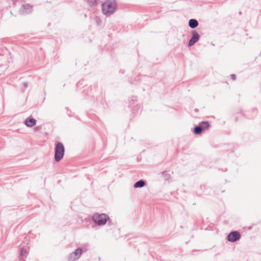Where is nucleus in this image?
Segmentation results:
<instances>
[{
  "mask_svg": "<svg viewBox=\"0 0 261 261\" xmlns=\"http://www.w3.org/2000/svg\"><path fill=\"white\" fill-rule=\"evenodd\" d=\"M83 252V249L77 248L74 251L70 253L68 257V261H75L78 259Z\"/></svg>",
  "mask_w": 261,
  "mask_h": 261,
  "instance_id": "39448f33",
  "label": "nucleus"
},
{
  "mask_svg": "<svg viewBox=\"0 0 261 261\" xmlns=\"http://www.w3.org/2000/svg\"><path fill=\"white\" fill-rule=\"evenodd\" d=\"M162 175L164 178V179L166 180H169L170 178V175L166 172H163L162 173Z\"/></svg>",
  "mask_w": 261,
  "mask_h": 261,
  "instance_id": "dca6fc26",
  "label": "nucleus"
},
{
  "mask_svg": "<svg viewBox=\"0 0 261 261\" xmlns=\"http://www.w3.org/2000/svg\"><path fill=\"white\" fill-rule=\"evenodd\" d=\"M99 19L97 20V22H99Z\"/></svg>",
  "mask_w": 261,
  "mask_h": 261,
  "instance_id": "4be33fe9",
  "label": "nucleus"
},
{
  "mask_svg": "<svg viewBox=\"0 0 261 261\" xmlns=\"http://www.w3.org/2000/svg\"><path fill=\"white\" fill-rule=\"evenodd\" d=\"M39 126L36 127L35 128V130H38V129H39Z\"/></svg>",
  "mask_w": 261,
  "mask_h": 261,
  "instance_id": "aec40b11",
  "label": "nucleus"
},
{
  "mask_svg": "<svg viewBox=\"0 0 261 261\" xmlns=\"http://www.w3.org/2000/svg\"><path fill=\"white\" fill-rule=\"evenodd\" d=\"M88 246H89V244L88 243L84 244L83 246V249H82L83 251L86 252L88 249Z\"/></svg>",
  "mask_w": 261,
  "mask_h": 261,
  "instance_id": "f3484780",
  "label": "nucleus"
},
{
  "mask_svg": "<svg viewBox=\"0 0 261 261\" xmlns=\"http://www.w3.org/2000/svg\"><path fill=\"white\" fill-rule=\"evenodd\" d=\"M109 219V216L105 214H99L95 213L92 217L93 221L98 225L105 224Z\"/></svg>",
  "mask_w": 261,
  "mask_h": 261,
  "instance_id": "7ed1b4c3",
  "label": "nucleus"
},
{
  "mask_svg": "<svg viewBox=\"0 0 261 261\" xmlns=\"http://www.w3.org/2000/svg\"><path fill=\"white\" fill-rule=\"evenodd\" d=\"M129 103L130 105H133L135 104V103L137 101V97L135 96H132L129 99Z\"/></svg>",
  "mask_w": 261,
  "mask_h": 261,
  "instance_id": "4468645a",
  "label": "nucleus"
},
{
  "mask_svg": "<svg viewBox=\"0 0 261 261\" xmlns=\"http://www.w3.org/2000/svg\"><path fill=\"white\" fill-rule=\"evenodd\" d=\"M23 86H24V87H25V88H26V87H28V83H27V82H24V83L23 84Z\"/></svg>",
  "mask_w": 261,
  "mask_h": 261,
  "instance_id": "6ab92c4d",
  "label": "nucleus"
},
{
  "mask_svg": "<svg viewBox=\"0 0 261 261\" xmlns=\"http://www.w3.org/2000/svg\"><path fill=\"white\" fill-rule=\"evenodd\" d=\"M28 248H24V247H21V249H20V256L21 257L23 256L27 253V251H28Z\"/></svg>",
  "mask_w": 261,
  "mask_h": 261,
  "instance_id": "2eb2a0df",
  "label": "nucleus"
},
{
  "mask_svg": "<svg viewBox=\"0 0 261 261\" xmlns=\"http://www.w3.org/2000/svg\"><path fill=\"white\" fill-rule=\"evenodd\" d=\"M75 119H77V120H80V119L79 118V117L76 116V117H75Z\"/></svg>",
  "mask_w": 261,
  "mask_h": 261,
  "instance_id": "412c9836",
  "label": "nucleus"
},
{
  "mask_svg": "<svg viewBox=\"0 0 261 261\" xmlns=\"http://www.w3.org/2000/svg\"><path fill=\"white\" fill-rule=\"evenodd\" d=\"M241 234L238 231H231L227 236V240L230 242H235L240 240Z\"/></svg>",
  "mask_w": 261,
  "mask_h": 261,
  "instance_id": "20e7f679",
  "label": "nucleus"
},
{
  "mask_svg": "<svg viewBox=\"0 0 261 261\" xmlns=\"http://www.w3.org/2000/svg\"><path fill=\"white\" fill-rule=\"evenodd\" d=\"M65 148L63 143L61 142H58L55 147V160L58 162L61 161L64 155Z\"/></svg>",
  "mask_w": 261,
  "mask_h": 261,
  "instance_id": "f03ea898",
  "label": "nucleus"
},
{
  "mask_svg": "<svg viewBox=\"0 0 261 261\" xmlns=\"http://www.w3.org/2000/svg\"><path fill=\"white\" fill-rule=\"evenodd\" d=\"M36 123V120L31 115L27 118L24 121V124L29 127H33Z\"/></svg>",
  "mask_w": 261,
  "mask_h": 261,
  "instance_id": "6e6552de",
  "label": "nucleus"
},
{
  "mask_svg": "<svg viewBox=\"0 0 261 261\" xmlns=\"http://www.w3.org/2000/svg\"><path fill=\"white\" fill-rule=\"evenodd\" d=\"M193 132L195 135H199L202 133V132H203V130H202V127H201L200 125H199V124H198L197 125H196L194 127Z\"/></svg>",
  "mask_w": 261,
  "mask_h": 261,
  "instance_id": "9d476101",
  "label": "nucleus"
},
{
  "mask_svg": "<svg viewBox=\"0 0 261 261\" xmlns=\"http://www.w3.org/2000/svg\"><path fill=\"white\" fill-rule=\"evenodd\" d=\"M145 186V182L142 179H140L138 181L136 182L134 185V187L135 188H142Z\"/></svg>",
  "mask_w": 261,
  "mask_h": 261,
  "instance_id": "9b49d317",
  "label": "nucleus"
},
{
  "mask_svg": "<svg viewBox=\"0 0 261 261\" xmlns=\"http://www.w3.org/2000/svg\"><path fill=\"white\" fill-rule=\"evenodd\" d=\"M198 124L202 127L203 131L208 129L210 126L209 122L207 121H202Z\"/></svg>",
  "mask_w": 261,
  "mask_h": 261,
  "instance_id": "f8f14e48",
  "label": "nucleus"
},
{
  "mask_svg": "<svg viewBox=\"0 0 261 261\" xmlns=\"http://www.w3.org/2000/svg\"><path fill=\"white\" fill-rule=\"evenodd\" d=\"M87 2L90 6H96L99 4V0H87Z\"/></svg>",
  "mask_w": 261,
  "mask_h": 261,
  "instance_id": "ddd939ff",
  "label": "nucleus"
},
{
  "mask_svg": "<svg viewBox=\"0 0 261 261\" xmlns=\"http://www.w3.org/2000/svg\"><path fill=\"white\" fill-rule=\"evenodd\" d=\"M230 77H231V79L232 80H236V76L235 74H231L230 75Z\"/></svg>",
  "mask_w": 261,
  "mask_h": 261,
  "instance_id": "a211bd4d",
  "label": "nucleus"
},
{
  "mask_svg": "<svg viewBox=\"0 0 261 261\" xmlns=\"http://www.w3.org/2000/svg\"><path fill=\"white\" fill-rule=\"evenodd\" d=\"M189 25L191 29H194L198 25V22L196 19H190L189 21Z\"/></svg>",
  "mask_w": 261,
  "mask_h": 261,
  "instance_id": "1a4fd4ad",
  "label": "nucleus"
},
{
  "mask_svg": "<svg viewBox=\"0 0 261 261\" xmlns=\"http://www.w3.org/2000/svg\"><path fill=\"white\" fill-rule=\"evenodd\" d=\"M192 36L190 38L188 42V46L191 47L196 42H197L200 38L199 34L195 31L194 30L192 32Z\"/></svg>",
  "mask_w": 261,
  "mask_h": 261,
  "instance_id": "0eeeda50",
  "label": "nucleus"
},
{
  "mask_svg": "<svg viewBox=\"0 0 261 261\" xmlns=\"http://www.w3.org/2000/svg\"><path fill=\"white\" fill-rule=\"evenodd\" d=\"M33 11V6L29 4H25L22 5L19 10L20 14L22 15L28 14Z\"/></svg>",
  "mask_w": 261,
  "mask_h": 261,
  "instance_id": "423d86ee",
  "label": "nucleus"
},
{
  "mask_svg": "<svg viewBox=\"0 0 261 261\" xmlns=\"http://www.w3.org/2000/svg\"><path fill=\"white\" fill-rule=\"evenodd\" d=\"M116 2L115 0H107L102 4V11L107 16L112 15L116 9Z\"/></svg>",
  "mask_w": 261,
  "mask_h": 261,
  "instance_id": "f257e3e1",
  "label": "nucleus"
}]
</instances>
